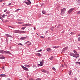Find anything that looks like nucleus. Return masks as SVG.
Returning <instances> with one entry per match:
<instances>
[{"label": "nucleus", "instance_id": "nucleus-1", "mask_svg": "<svg viewBox=\"0 0 80 80\" xmlns=\"http://www.w3.org/2000/svg\"><path fill=\"white\" fill-rule=\"evenodd\" d=\"M40 64H38V66H40V67H42L43 65V63H44V60H42L40 61Z\"/></svg>", "mask_w": 80, "mask_h": 80}, {"label": "nucleus", "instance_id": "nucleus-2", "mask_svg": "<svg viewBox=\"0 0 80 80\" xmlns=\"http://www.w3.org/2000/svg\"><path fill=\"white\" fill-rule=\"evenodd\" d=\"M66 10H67V9H66V8H63L61 10V12L62 14H64L65 13V12H66Z\"/></svg>", "mask_w": 80, "mask_h": 80}, {"label": "nucleus", "instance_id": "nucleus-3", "mask_svg": "<svg viewBox=\"0 0 80 80\" xmlns=\"http://www.w3.org/2000/svg\"><path fill=\"white\" fill-rule=\"evenodd\" d=\"M74 10V8H71L68 11V12L69 14H70L73 12V11Z\"/></svg>", "mask_w": 80, "mask_h": 80}, {"label": "nucleus", "instance_id": "nucleus-4", "mask_svg": "<svg viewBox=\"0 0 80 80\" xmlns=\"http://www.w3.org/2000/svg\"><path fill=\"white\" fill-rule=\"evenodd\" d=\"M21 67L23 68V69L25 70V71H29L28 69V68L23 66L22 65H21Z\"/></svg>", "mask_w": 80, "mask_h": 80}, {"label": "nucleus", "instance_id": "nucleus-5", "mask_svg": "<svg viewBox=\"0 0 80 80\" xmlns=\"http://www.w3.org/2000/svg\"><path fill=\"white\" fill-rule=\"evenodd\" d=\"M28 2H25V3L27 5H30L31 4V3L30 2V1L29 0H27Z\"/></svg>", "mask_w": 80, "mask_h": 80}, {"label": "nucleus", "instance_id": "nucleus-6", "mask_svg": "<svg viewBox=\"0 0 80 80\" xmlns=\"http://www.w3.org/2000/svg\"><path fill=\"white\" fill-rule=\"evenodd\" d=\"M21 31L19 30H15L13 32V33H21Z\"/></svg>", "mask_w": 80, "mask_h": 80}, {"label": "nucleus", "instance_id": "nucleus-7", "mask_svg": "<svg viewBox=\"0 0 80 80\" xmlns=\"http://www.w3.org/2000/svg\"><path fill=\"white\" fill-rule=\"evenodd\" d=\"M5 36L6 37H10V38H13V37H12V36H11V35H10L8 34H6Z\"/></svg>", "mask_w": 80, "mask_h": 80}, {"label": "nucleus", "instance_id": "nucleus-8", "mask_svg": "<svg viewBox=\"0 0 80 80\" xmlns=\"http://www.w3.org/2000/svg\"><path fill=\"white\" fill-rule=\"evenodd\" d=\"M78 57H79V54H75L74 56V57H75V58H78Z\"/></svg>", "mask_w": 80, "mask_h": 80}, {"label": "nucleus", "instance_id": "nucleus-9", "mask_svg": "<svg viewBox=\"0 0 80 80\" xmlns=\"http://www.w3.org/2000/svg\"><path fill=\"white\" fill-rule=\"evenodd\" d=\"M26 38H27V37H23L20 38V39L22 40H25Z\"/></svg>", "mask_w": 80, "mask_h": 80}, {"label": "nucleus", "instance_id": "nucleus-10", "mask_svg": "<svg viewBox=\"0 0 80 80\" xmlns=\"http://www.w3.org/2000/svg\"><path fill=\"white\" fill-rule=\"evenodd\" d=\"M5 53H8L9 55H12V53H10V52H9V51H5Z\"/></svg>", "mask_w": 80, "mask_h": 80}, {"label": "nucleus", "instance_id": "nucleus-11", "mask_svg": "<svg viewBox=\"0 0 80 80\" xmlns=\"http://www.w3.org/2000/svg\"><path fill=\"white\" fill-rule=\"evenodd\" d=\"M70 55L71 56H72V57H74V55H75V54L73 53H70Z\"/></svg>", "mask_w": 80, "mask_h": 80}, {"label": "nucleus", "instance_id": "nucleus-12", "mask_svg": "<svg viewBox=\"0 0 80 80\" xmlns=\"http://www.w3.org/2000/svg\"><path fill=\"white\" fill-rule=\"evenodd\" d=\"M0 77H7V75L5 74H0Z\"/></svg>", "mask_w": 80, "mask_h": 80}, {"label": "nucleus", "instance_id": "nucleus-13", "mask_svg": "<svg viewBox=\"0 0 80 80\" xmlns=\"http://www.w3.org/2000/svg\"><path fill=\"white\" fill-rule=\"evenodd\" d=\"M41 71L43 72L44 73H45V72H46V70L44 69H41Z\"/></svg>", "mask_w": 80, "mask_h": 80}, {"label": "nucleus", "instance_id": "nucleus-14", "mask_svg": "<svg viewBox=\"0 0 80 80\" xmlns=\"http://www.w3.org/2000/svg\"><path fill=\"white\" fill-rule=\"evenodd\" d=\"M5 52V51L3 50H0V53H4Z\"/></svg>", "mask_w": 80, "mask_h": 80}, {"label": "nucleus", "instance_id": "nucleus-15", "mask_svg": "<svg viewBox=\"0 0 80 80\" xmlns=\"http://www.w3.org/2000/svg\"><path fill=\"white\" fill-rule=\"evenodd\" d=\"M77 3L78 5H80V0H77Z\"/></svg>", "mask_w": 80, "mask_h": 80}, {"label": "nucleus", "instance_id": "nucleus-16", "mask_svg": "<svg viewBox=\"0 0 80 80\" xmlns=\"http://www.w3.org/2000/svg\"><path fill=\"white\" fill-rule=\"evenodd\" d=\"M24 67H28V68H29L30 67V66L29 65H28L27 64H25L24 65Z\"/></svg>", "mask_w": 80, "mask_h": 80}, {"label": "nucleus", "instance_id": "nucleus-17", "mask_svg": "<svg viewBox=\"0 0 80 80\" xmlns=\"http://www.w3.org/2000/svg\"><path fill=\"white\" fill-rule=\"evenodd\" d=\"M47 50L48 52H50L51 50V49L50 48H48L47 49Z\"/></svg>", "mask_w": 80, "mask_h": 80}, {"label": "nucleus", "instance_id": "nucleus-18", "mask_svg": "<svg viewBox=\"0 0 80 80\" xmlns=\"http://www.w3.org/2000/svg\"><path fill=\"white\" fill-rule=\"evenodd\" d=\"M64 50H65V51L67 50H68V47L65 48L64 49Z\"/></svg>", "mask_w": 80, "mask_h": 80}, {"label": "nucleus", "instance_id": "nucleus-19", "mask_svg": "<svg viewBox=\"0 0 80 80\" xmlns=\"http://www.w3.org/2000/svg\"><path fill=\"white\" fill-rule=\"evenodd\" d=\"M42 13L43 14H45V13H46V12L45 11H43L42 12Z\"/></svg>", "mask_w": 80, "mask_h": 80}, {"label": "nucleus", "instance_id": "nucleus-20", "mask_svg": "<svg viewBox=\"0 0 80 80\" xmlns=\"http://www.w3.org/2000/svg\"><path fill=\"white\" fill-rule=\"evenodd\" d=\"M68 73H69V74L70 75H72V71L71 70Z\"/></svg>", "mask_w": 80, "mask_h": 80}, {"label": "nucleus", "instance_id": "nucleus-21", "mask_svg": "<svg viewBox=\"0 0 80 80\" xmlns=\"http://www.w3.org/2000/svg\"><path fill=\"white\" fill-rule=\"evenodd\" d=\"M5 58L4 57H0V59H1V60H3V59H5Z\"/></svg>", "mask_w": 80, "mask_h": 80}, {"label": "nucleus", "instance_id": "nucleus-22", "mask_svg": "<svg viewBox=\"0 0 80 80\" xmlns=\"http://www.w3.org/2000/svg\"><path fill=\"white\" fill-rule=\"evenodd\" d=\"M26 28V27H22V28H21V29H22V30H24V29H25Z\"/></svg>", "mask_w": 80, "mask_h": 80}, {"label": "nucleus", "instance_id": "nucleus-23", "mask_svg": "<svg viewBox=\"0 0 80 80\" xmlns=\"http://www.w3.org/2000/svg\"><path fill=\"white\" fill-rule=\"evenodd\" d=\"M37 55H38V56H39V57H40V56H41V54H40L39 53H37Z\"/></svg>", "mask_w": 80, "mask_h": 80}, {"label": "nucleus", "instance_id": "nucleus-24", "mask_svg": "<svg viewBox=\"0 0 80 80\" xmlns=\"http://www.w3.org/2000/svg\"><path fill=\"white\" fill-rule=\"evenodd\" d=\"M52 69L53 70H54V71H55V70H56V69H55V68H52Z\"/></svg>", "mask_w": 80, "mask_h": 80}, {"label": "nucleus", "instance_id": "nucleus-25", "mask_svg": "<svg viewBox=\"0 0 80 80\" xmlns=\"http://www.w3.org/2000/svg\"><path fill=\"white\" fill-rule=\"evenodd\" d=\"M6 16V15H5V14H3V15L2 16V18H5V17Z\"/></svg>", "mask_w": 80, "mask_h": 80}, {"label": "nucleus", "instance_id": "nucleus-26", "mask_svg": "<svg viewBox=\"0 0 80 80\" xmlns=\"http://www.w3.org/2000/svg\"><path fill=\"white\" fill-rule=\"evenodd\" d=\"M53 58V56H51V57L49 58V59H50V60H52V59Z\"/></svg>", "mask_w": 80, "mask_h": 80}, {"label": "nucleus", "instance_id": "nucleus-27", "mask_svg": "<svg viewBox=\"0 0 80 80\" xmlns=\"http://www.w3.org/2000/svg\"><path fill=\"white\" fill-rule=\"evenodd\" d=\"M32 67H33V68H37V66H32Z\"/></svg>", "mask_w": 80, "mask_h": 80}, {"label": "nucleus", "instance_id": "nucleus-28", "mask_svg": "<svg viewBox=\"0 0 80 80\" xmlns=\"http://www.w3.org/2000/svg\"><path fill=\"white\" fill-rule=\"evenodd\" d=\"M18 45H21V46H23V44H22L21 43H19L18 44Z\"/></svg>", "mask_w": 80, "mask_h": 80}, {"label": "nucleus", "instance_id": "nucleus-29", "mask_svg": "<svg viewBox=\"0 0 80 80\" xmlns=\"http://www.w3.org/2000/svg\"><path fill=\"white\" fill-rule=\"evenodd\" d=\"M73 52H74V53H75V54H76L77 53V52H76V51H75V50H74Z\"/></svg>", "mask_w": 80, "mask_h": 80}, {"label": "nucleus", "instance_id": "nucleus-30", "mask_svg": "<svg viewBox=\"0 0 80 80\" xmlns=\"http://www.w3.org/2000/svg\"><path fill=\"white\" fill-rule=\"evenodd\" d=\"M76 63H78V64H80V62H76Z\"/></svg>", "mask_w": 80, "mask_h": 80}, {"label": "nucleus", "instance_id": "nucleus-31", "mask_svg": "<svg viewBox=\"0 0 80 80\" xmlns=\"http://www.w3.org/2000/svg\"><path fill=\"white\" fill-rule=\"evenodd\" d=\"M25 25L26 27H28V24H25Z\"/></svg>", "mask_w": 80, "mask_h": 80}, {"label": "nucleus", "instance_id": "nucleus-32", "mask_svg": "<svg viewBox=\"0 0 80 80\" xmlns=\"http://www.w3.org/2000/svg\"><path fill=\"white\" fill-rule=\"evenodd\" d=\"M78 41L79 42L80 41V37H79L78 38Z\"/></svg>", "mask_w": 80, "mask_h": 80}, {"label": "nucleus", "instance_id": "nucleus-33", "mask_svg": "<svg viewBox=\"0 0 80 80\" xmlns=\"http://www.w3.org/2000/svg\"><path fill=\"white\" fill-rule=\"evenodd\" d=\"M40 37L41 38H45V37L43 36H40Z\"/></svg>", "mask_w": 80, "mask_h": 80}, {"label": "nucleus", "instance_id": "nucleus-34", "mask_svg": "<svg viewBox=\"0 0 80 80\" xmlns=\"http://www.w3.org/2000/svg\"><path fill=\"white\" fill-rule=\"evenodd\" d=\"M37 52H42V49H41L40 50L37 51Z\"/></svg>", "mask_w": 80, "mask_h": 80}, {"label": "nucleus", "instance_id": "nucleus-35", "mask_svg": "<svg viewBox=\"0 0 80 80\" xmlns=\"http://www.w3.org/2000/svg\"><path fill=\"white\" fill-rule=\"evenodd\" d=\"M77 14H80V11H78V12L77 13Z\"/></svg>", "mask_w": 80, "mask_h": 80}, {"label": "nucleus", "instance_id": "nucleus-36", "mask_svg": "<svg viewBox=\"0 0 80 80\" xmlns=\"http://www.w3.org/2000/svg\"><path fill=\"white\" fill-rule=\"evenodd\" d=\"M36 80H41V79L40 78H38L36 79Z\"/></svg>", "mask_w": 80, "mask_h": 80}, {"label": "nucleus", "instance_id": "nucleus-37", "mask_svg": "<svg viewBox=\"0 0 80 80\" xmlns=\"http://www.w3.org/2000/svg\"><path fill=\"white\" fill-rule=\"evenodd\" d=\"M29 80H35L34 79H33L32 78H31L29 79Z\"/></svg>", "mask_w": 80, "mask_h": 80}, {"label": "nucleus", "instance_id": "nucleus-38", "mask_svg": "<svg viewBox=\"0 0 80 80\" xmlns=\"http://www.w3.org/2000/svg\"><path fill=\"white\" fill-rule=\"evenodd\" d=\"M29 41H28V42H25V44H27V43H29Z\"/></svg>", "mask_w": 80, "mask_h": 80}, {"label": "nucleus", "instance_id": "nucleus-39", "mask_svg": "<svg viewBox=\"0 0 80 80\" xmlns=\"http://www.w3.org/2000/svg\"><path fill=\"white\" fill-rule=\"evenodd\" d=\"M39 18H40V17H41V14H39Z\"/></svg>", "mask_w": 80, "mask_h": 80}, {"label": "nucleus", "instance_id": "nucleus-40", "mask_svg": "<svg viewBox=\"0 0 80 80\" xmlns=\"http://www.w3.org/2000/svg\"><path fill=\"white\" fill-rule=\"evenodd\" d=\"M28 26H32V24H28Z\"/></svg>", "mask_w": 80, "mask_h": 80}, {"label": "nucleus", "instance_id": "nucleus-41", "mask_svg": "<svg viewBox=\"0 0 80 80\" xmlns=\"http://www.w3.org/2000/svg\"><path fill=\"white\" fill-rule=\"evenodd\" d=\"M4 1V0H0V2H3Z\"/></svg>", "mask_w": 80, "mask_h": 80}, {"label": "nucleus", "instance_id": "nucleus-42", "mask_svg": "<svg viewBox=\"0 0 80 80\" xmlns=\"http://www.w3.org/2000/svg\"><path fill=\"white\" fill-rule=\"evenodd\" d=\"M31 45V42H30L29 44H28V45L29 46V45Z\"/></svg>", "mask_w": 80, "mask_h": 80}, {"label": "nucleus", "instance_id": "nucleus-43", "mask_svg": "<svg viewBox=\"0 0 80 80\" xmlns=\"http://www.w3.org/2000/svg\"><path fill=\"white\" fill-rule=\"evenodd\" d=\"M74 80H77V78H74Z\"/></svg>", "mask_w": 80, "mask_h": 80}, {"label": "nucleus", "instance_id": "nucleus-44", "mask_svg": "<svg viewBox=\"0 0 80 80\" xmlns=\"http://www.w3.org/2000/svg\"><path fill=\"white\" fill-rule=\"evenodd\" d=\"M11 4H11V3H9L8 5L10 6V5H11Z\"/></svg>", "mask_w": 80, "mask_h": 80}, {"label": "nucleus", "instance_id": "nucleus-45", "mask_svg": "<svg viewBox=\"0 0 80 80\" xmlns=\"http://www.w3.org/2000/svg\"><path fill=\"white\" fill-rule=\"evenodd\" d=\"M7 11V9H6L4 11V12H6Z\"/></svg>", "mask_w": 80, "mask_h": 80}, {"label": "nucleus", "instance_id": "nucleus-46", "mask_svg": "<svg viewBox=\"0 0 80 80\" xmlns=\"http://www.w3.org/2000/svg\"><path fill=\"white\" fill-rule=\"evenodd\" d=\"M6 13L7 14H9L10 13V12H7Z\"/></svg>", "mask_w": 80, "mask_h": 80}, {"label": "nucleus", "instance_id": "nucleus-47", "mask_svg": "<svg viewBox=\"0 0 80 80\" xmlns=\"http://www.w3.org/2000/svg\"><path fill=\"white\" fill-rule=\"evenodd\" d=\"M71 35H73V32H71Z\"/></svg>", "mask_w": 80, "mask_h": 80}, {"label": "nucleus", "instance_id": "nucleus-48", "mask_svg": "<svg viewBox=\"0 0 80 80\" xmlns=\"http://www.w3.org/2000/svg\"><path fill=\"white\" fill-rule=\"evenodd\" d=\"M18 10H20V9H17L16 10V12H17L18 11Z\"/></svg>", "mask_w": 80, "mask_h": 80}, {"label": "nucleus", "instance_id": "nucleus-49", "mask_svg": "<svg viewBox=\"0 0 80 80\" xmlns=\"http://www.w3.org/2000/svg\"><path fill=\"white\" fill-rule=\"evenodd\" d=\"M50 29L51 30H52V31H53V29L52 28H50Z\"/></svg>", "mask_w": 80, "mask_h": 80}, {"label": "nucleus", "instance_id": "nucleus-50", "mask_svg": "<svg viewBox=\"0 0 80 80\" xmlns=\"http://www.w3.org/2000/svg\"><path fill=\"white\" fill-rule=\"evenodd\" d=\"M78 50H80V47L78 48Z\"/></svg>", "mask_w": 80, "mask_h": 80}, {"label": "nucleus", "instance_id": "nucleus-51", "mask_svg": "<svg viewBox=\"0 0 80 80\" xmlns=\"http://www.w3.org/2000/svg\"><path fill=\"white\" fill-rule=\"evenodd\" d=\"M7 80H10V78H8L7 79Z\"/></svg>", "mask_w": 80, "mask_h": 80}, {"label": "nucleus", "instance_id": "nucleus-52", "mask_svg": "<svg viewBox=\"0 0 80 80\" xmlns=\"http://www.w3.org/2000/svg\"><path fill=\"white\" fill-rule=\"evenodd\" d=\"M0 19H1V20H2V18L0 17Z\"/></svg>", "mask_w": 80, "mask_h": 80}, {"label": "nucleus", "instance_id": "nucleus-53", "mask_svg": "<svg viewBox=\"0 0 80 80\" xmlns=\"http://www.w3.org/2000/svg\"><path fill=\"white\" fill-rule=\"evenodd\" d=\"M53 48H57V47H56V46H54V47H53Z\"/></svg>", "mask_w": 80, "mask_h": 80}, {"label": "nucleus", "instance_id": "nucleus-54", "mask_svg": "<svg viewBox=\"0 0 80 80\" xmlns=\"http://www.w3.org/2000/svg\"><path fill=\"white\" fill-rule=\"evenodd\" d=\"M61 67H63V65H61Z\"/></svg>", "mask_w": 80, "mask_h": 80}, {"label": "nucleus", "instance_id": "nucleus-55", "mask_svg": "<svg viewBox=\"0 0 80 80\" xmlns=\"http://www.w3.org/2000/svg\"><path fill=\"white\" fill-rule=\"evenodd\" d=\"M2 69H5V68H4V67H3V68H2Z\"/></svg>", "mask_w": 80, "mask_h": 80}, {"label": "nucleus", "instance_id": "nucleus-56", "mask_svg": "<svg viewBox=\"0 0 80 80\" xmlns=\"http://www.w3.org/2000/svg\"><path fill=\"white\" fill-rule=\"evenodd\" d=\"M52 28H54V27H52Z\"/></svg>", "mask_w": 80, "mask_h": 80}, {"label": "nucleus", "instance_id": "nucleus-57", "mask_svg": "<svg viewBox=\"0 0 80 80\" xmlns=\"http://www.w3.org/2000/svg\"><path fill=\"white\" fill-rule=\"evenodd\" d=\"M22 26H25V24L23 25H22Z\"/></svg>", "mask_w": 80, "mask_h": 80}, {"label": "nucleus", "instance_id": "nucleus-58", "mask_svg": "<svg viewBox=\"0 0 80 80\" xmlns=\"http://www.w3.org/2000/svg\"><path fill=\"white\" fill-rule=\"evenodd\" d=\"M34 29L35 30V28L34 27Z\"/></svg>", "mask_w": 80, "mask_h": 80}, {"label": "nucleus", "instance_id": "nucleus-59", "mask_svg": "<svg viewBox=\"0 0 80 80\" xmlns=\"http://www.w3.org/2000/svg\"><path fill=\"white\" fill-rule=\"evenodd\" d=\"M36 34L37 35H38V33H36Z\"/></svg>", "mask_w": 80, "mask_h": 80}, {"label": "nucleus", "instance_id": "nucleus-60", "mask_svg": "<svg viewBox=\"0 0 80 80\" xmlns=\"http://www.w3.org/2000/svg\"><path fill=\"white\" fill-rule=\"evenodd\" d=\"M3 56V55H2L1 56V55H0V57H2Z\"/></svg>", "mask_w": 80, "mask_h": 80}, {"label": "nucleus", "instance_id": "nucleus-61", "mask_svg": "<svg viewBox=\"0 0 80 80\" xmlns=\"http://www.w3.org/2000/svg\"><path fill=\"white\" fill-rule=\"evenodd\" d=\"M78 36H80V34L79 35H78Z\"/></svg>", "mask_w": 80, "mask_h": 80}, {"label": "nucleus", "instance_id": "nucleus-62", "mask_svg": "<svg viewBox=\"0 0 80 80\" xmlns=\"http://www.w3.org/2000/svg\"><path fill=\"white\" fill-rule=\"evenodd\" d=\"M64 65H65V66H66L67 67V65L65 64Z\"/></svg>", "mask_w": 80, "mask_h": 80}, {"label": "nucleus", "instance_id": "nucleus-63", "mask_svg": "<svg viewBox=\"0 0 80 80\" xmlns=\"http://www.w3.org/2000/svg\"><path fill=\"white\" fill-rule=\"evenodd\" d=\"M10 27H11L12 28V27L10 26Z\"/></svg>", "mask_w": 80, "mask_h": 80}, {"label": "nucleus", "instance_id": "nucleus-64", "mask_svg": "<svg viewBox=\"0 0 80 80\" xmlns=\"http://www.w3.org/2000/svg\"><path fill=\"white\" fill-rule=\"evenodd\" d=\"M48 15H49V14H48Z\"/></svg>", "mask_w": 80, "mask_h": 80}]
</instances>
